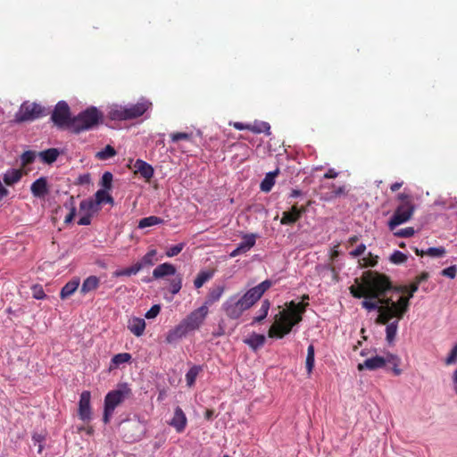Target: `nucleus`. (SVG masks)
<instances>
[{"label":"nucleus","mask_w":457,"mask_h":457,"mask_svg":"<svg viewBox=\"0 0 457 457\" xmlns=\"http://www.w3.org/2000/svg\"><path fill=\"white\" fill-rule=\"evenodd\" d=\"M271 286L272 282L266 279L247 290L244 295H231L223 303V312L231 320L239 319L244 312L250 309Z\"/></svg>","instance_id":"obj_1"},{"label":"nucleus","mask_w":457,"mask_h":457,"mask_svg":"<svg viewBox=\"0 0 457 457\" xmlns=\"http://www.w3.org/2000/svg\"><path fill=\"white\" fill-rule=\"evenodd\" d=\"M350 291L355 298H376L389 291L397 294L401 292L399 288H392L386 276L373 271L366 272L363 276V284L358 287H351Z\"/></svg>","instance_id":"obj_2"},{"label":"nucleus","mask_w":457,"mask_h":457,"mask_svg":"<svg viewBox=\"0 0 457 457\" xmlns=\"http://www.w3.org/2000/svg\"><path fill=\"white\" fill-rule=\"evenodd\" d=\"M304 312V304L291 302L287 309L276 314L275 323L269 329V337L282 338L287 335L293 327L302 320Z\"/></svg>","instance_id":"obj_3"},{"label":"nucleus","mask_w":457,"mask_h":457,"mask_svg":"<svg viewBox=\"0 0 457 457\" xmlns=\"http://www.w3.org/2000/svg\"><path fill=\"white\" fill-rule=\"evenodd\" d=\"M375 301L364 300L361 302V306L370 311H378L379 312L376 319L378 324H385L396 318L394 307L393 295H388V293H384L379 297L372 298Z\"/></svg>","instance_id":"obj_4"},{"label":"nucleus","mask_w":457,"mask_h":457,"mask_svg":"<svg viewBox=\"0 0 457 457\" xmlns=\"http://www.w3.org/2000/svg\"><path fill=\"white\" fill-rule=\"evenodd\" d=\"M151 106L152 103L146 99H141L135 104H114L110 107L108 115L114 120H132L142 116Z\"/></svg>","instance_id":"obj_5"},{"label":"nucleus","mask_w":457,"mask_h":457,"mask_svg":"<svg viewBox=\"0 0 457 457\" xmlns=\"http://www.w3.org/2000/svg\"><path fill=\"white\" fill-rule=\"evenodd\" d=\"M132 395L128 384H120L116 389L110 391L104 397V410L103 420L109 423L114 410Z\"/></svg>","instance_id":"obj_6"},{"label":"nucleus","mask_w":457,"mask_h":457,"mask_svg":"<svg viewBox=\"0 0 457 457\" xmlns=\"http://www.w3.org/2000/svg\"><path fill=\"white\" fill-rule=\"evenodd\" d=\"M102 112L92 106L79 113L71 121V129L75 133L95 128L102 120Z\"/></svg>","instance_id":"obj_7"},{"label":"nucleus","mask_w":457,"mask_h":457,"mask_svg":"<svg viewBox=\"0 0 457 457\" xmlns=\"http://www.w3.org/2000/svg\"><path fill=\"white\" fill-rule=\"evenodd\" d=\"M393 289H395L396 287H394L392 286ZM401 292L399 294L395 293L393 291H389L388 294H391L390 295H393L394 299V309L396 314V318L402 319L404 315V313L408 311L409 304H410V299L413 297L414 293L418 290L419 286L418 283H414L410 287V292L408 296L401 295V294L405 291V287H398Z\"/></svg>","instance_id":"obj_8"},{"label":"nucleus","mask_w":457,"mask_h":457,"mask_svg":"<svg viewBox=\"0 0 457 457\" xmlns=\"http://www.w3.org/2000/svg\"><path fill=\"white\" fill-rule=\"evenodd\" d=\"M414 209L411 201L401 203L388 221L390 230H394L397 226L408 221L411 218Z\"/></svg>","instance_id":"obj_9"},{"label":"nucleus","mask_w":457,"mask_h":457,"mask_svg":"<svg viewBox=\"0 0 457 457\" xmlns=\"http://www.w3.org/2000/svg\"><path fill=\"white\" fill-rule=\"evenodd\" d=\"M43 115H45V109L41 105L35 103H24L15 114V121L23 122L34 120Z\"/></svg>","instance_id":"obj_10"},{"label":"nucleus","mask_w":457,"mask_h":457,"mask_svg":"<svg viewBox=\"0 0 457 457\" xmlns=\"http://www.w3.org/2000/svg\"><path fill=\"white\" fill-rule=\"evenodd\" d=\"M71 120L68 104L65 101L58 102L52 113L54 123L58 127H67L71 129Z\"/></svg>","instance_id":"obj_11"},{"label":"nucleus","mask_w":457,"mask_h":457,"mask_svg":"<svg viewBox=\"0 0 457 457\" xmlns=\"http://www.w3.org/2000/svg\"><path fill=\"white\" fill-rule=\"evenodd\" d=\"M397 362V356L388 353L386 356H373L366 359L362 363L358 364V370H375L383 368L386 363L395 364Z\"/></svg>","instance_id":"obj_12"},{"label":"nucleus","mask_w":457,"mask_h":457,"mask_svg":"<svg viewBox=\"0 0 457 457\" xmlns=\"http://www.w3.org/2000/svg\"><path fill=\"white\" fill-rule=\"evenodd\" d=\"M207 314L208 307L206 304H204L198 309L193 311L182 322L189 331L195 330L201 326Z\"/></svg>","instance_id":"obj_13"},{"label":"nucleus","mask_w":457,"mask_h":457,"mask_svg":"<svg viewBox=\"0 0 457 457\" xmlns=\"http://www.w3.org/2000/svg\"><path fill=\"white\" fill-rule=\"evenodd\" d=\"M91 395L89 391H83L79 402V417L83 421H89L92 418L90 407Z\"/></svg>","instance_id":"obj_14"},{"label":"nucleus","mask_w":457,"mask_h":457,"mask_svg":"<svg viewBox=\"0 0 457 457\" xmlns=\"http://www.w3.org/2000/svg\"><path fill=\"white\" fill-rule=\"evenodd\" d=\"M187 423V417L180 407H176L174 411L173 418L170 420L169 424L173 427L178 433H181L185 430Z\"/></svg>","instance_id":"obj_15"},{"label":"nucleus","mask_w":457,"mask_h":457,"mask_svg":"<svg viewBox=\"0 0 457 457\" xmlns=\"http://www.w3.org/2000/svg\"><path fill=\"white\" fill-rule=\"evenodd\" d=\"M303 212H305L304 207L299 208L297 205H293L289 212H284L282 213L280 223L283 225L293 224L301 218Z\"/></svg>","instance_id":"obj_16"},{"label":"nucleus","mask_w":457,"mask_h":457,"mask_svg":"<svg viewBox=\"0 0 457 457\" xmlns=\"http://www.w3.org/2000/svg\"><path fill=\"white\" fill-rule=\"evenodd\" d=\"M32 195L37 198H43L48 194L47 180L45 177L36 179L30 187Z\"/></svg>","instance_id":"obj_17"},{"label":"nucleus","mask_w":457,"mask_h":457,"mask_svg":"<svg viewBox=\"0 0 457 457\" xmlns=\"http://www.w3.org/2000/svg\"><path fill=\"white\" fill-rule=\"evenodd\" d=\"M176 268L173 264L169 262H164L158 265L153 270V278L155 279L162 278L166 276H174L176 275Z\"/></svg>","instance_id":"obj_18"},{"label":"nucleus","mask_w":457,"mask_h":457,"mask_svg":"<svg viewBox=\"0 0 457 457\" xmlns=\"http://www.w3.org/2000/svg\"><path fill=\"white\" fill-rule=\"evenodd\" d=\"M134 169L137 173H139L145 179H150L154 176V170L152 165L141 159L135 162Z\"/></svg>","instance_id":"obj_19"},{"label":"nucleus","mask_w":457,"mask_h":457,"mask_svg":"<svg viewBox=\"0 0 457 457\" xmlns=\"http://www.w3.org/2000/svg\"><path fill=\"white\" fill-rule=\"evenodd\" d=\"M189 332L188 328L181 322L174 329L170 330L167 337L166 341L169 344L177 342L178 340L184 337Z\"/></svg>","instance_id":"obj_20"},{"label":"nucleus","mask_w":457,"mask_h":457,"mask_svg":"<svg viewBox=\"0 0 457 457\" xmlns=\"http://www.w3.org/2000/svg\"><path fill=\"white\" fill-rule=\"evenodd\" d=\"M128 328L136 337H140L145 331V321L144 319L134 317L129 320Z\"/></svg>","instance_id":"obj_21"},{"label":"nucleus","mask_w":457,"mask_h":457,"mask_svg":"<svg viewBox=\"0 0 457 457\" xmlns=\"http://www.w3.org/2000/svg\"><path fill=\"white\" fill-rule=\"evenodd\" d=\"M266 341L265 336L262 334L253 333L244 340V342L249 345L253 350H257L262 347Z\"/></svg>","instance_id":"obj_22"},{"label":"nucleus","mask_w":457,"mask_h":457,"mask_svg":"<svg viewBox=\"0 0 457 457\" xmlns=\"http://www.w3.org/2000/svg\"><path fill=\"white\" fill-rule=\"evenodd\" d=\"M157 254V251L155 249H152L148 251L141 259L137 262V265L140 266V270L145 267L153 266L157 259L155 258Z\"/></svg>","instance_id":"obj_23"},{"label":"nucleus","mask_w":457,"mask_h":457,"mask_svg":"<svg viewBox=\"0 0 457 457\" xmlns=\"http://www.w3.org/2000/svg\"><path fill=\"white\" fill-rule=\"evenodd\" d=\"M22 173L20 170L11 169L8 170L3 177L4 183L8 186H12L20 181Z\"/></svg>","instance_id":"obj_24"},{"label":"nucleus","mask_w":457,"mask_h":457,"mask_svg":"<svg viewBox=\"0 0 457 457\" xmlns=\"http://www.w3.org/2000/svg\"><path fill=\"white\" fill-rule=\"evenodd\" d=\"M79 208L83 212L92 215L94 212L98 211L99 204L96 202L95 199L88 198L81 201Z\"/></svg>","instance_id":"obj_25"},{"label":"nucleus","mask_w":457,"mask_h":457,"mask_svg":"<svg viewBox=\"0 0 457 457\" xmlns=\"http://www.w3.org/2000/svg\"><path fill=\"white\" fill-rule=\"evenodd\" d=\"M79 280L73 279L66 283L61 290L60 296L62 299H66L71 296L79 287Z\"/></svg>","instance_id":"obj_26"},{"label":"nucleus","mask_w":457,"mask_h":457,"mask_svg":"<svg viewBox=\"0 0 457 457\" xmlns=\"http://www.w3.org/2000/svg\"><path fill=\"white\" fill-rule=\"evenodd\" d=\"M396 319L397 320H395L394 321L389 320L387 323L384 324V325H386V339L388 343H392L395 338L397 329H398V323H399V320H400L398 318H396Z\"/></svg>","instance_id":"obj_27"},{"label":"nucleus","mask_w":457,"mask_h":457,"mask_svg":"<svg viewBox=\"0 0 457 457\" xmlns=\"http://www.w3.org/2000/svg\"><path fill=\"white\" fill-rule=\"evenodd\" d=\"M98 285L99 278L96 276H89L83 281L80 291L82 294L86 295L97 288Z\"/></svg>","instance_id":"obj_28"},{"label":"nucleus","mask_w":457,"mask_h":457,"mask_svg":"<svg viewBox=\"0 0 457 457\" xmlns=\"http://www.w3.org/2000/svg\"><path fill=\"white\" fill-rule=\"evenodd\" d=\"M38 155L44 162L50 164L56 161L59 151L56 148H50L40 152Z\"/></svg>","instance_id":"obj_29"},{"label":"nucleus","mask_w":457,"mask_h":457,"mask_svg":"<svg viewBox=\"0 0 457 457\" xmlns=\"http://www.w3.org/2000/svg\"><path fill=\"white\" fill-rule=\"evenodd\" d=\"M278 172V171L276 170L274 172H269L266 174L265 178L263 179L260 186L261 190L262 192L268 193L271 190L272 187L275 184V177L277 176Z\"/></svg>","instance_id":"obj_30"},{"label":"nucleus","mask_w":457,"mask_h":457,"mask_svg":"<svg viewBox=\"0 0 457 457\" xmlns=\"http://www.w3.org/2000/svg\"><path fill=\"white\" fill-rule=\"evenodd\" d=\"M270 307V301L267 299L263 300L262 302L261 308L258 311V314L253 318L251 324L253 325L255 323H259V322L262 321L267 317Z\"/></svg>","instance_id":"obj_31"},{"label":"nucleus","mask_w":457,"mask_h":457,"mask_svg":"<svg viewBox=\"0 0 457 457\" xmlns=\"http://www.w3.org/2000/svg\"><path fill=\"white\" fill-rule=\"evenodd\" d=\"M255 234H246L243 237V241L237 246H239V249L245 253L255 245Z\"/></svg>","instance_id":"obj_32"},{"label":"nucleus","mask_w":457,"mask_h":457,"mask_svg":"<svg viewBox=\"0 0 457 457\" xmlns=\"http://www.w3.org/2000/svg\"><path fill=\"white\" fill-rule=\"evenodd\" d=\"M417 255L423 256L424 254H427L430 257L438 258L442 257L445 253V249L442 246L440 247H429L426 251L424 250H419L416 249Z\"/></svg>","instance_id":"obj_33"},{"label":"nucleus","mask_w":457,"mask_h":457,"mask_svg":"<svg viewBox=\"0 0 457 457\" xmlns=\"http://www.w3.org/2000/svg\"><path fill=\"white\" fill-rule=\"evenodd\" d=\"M163 222V220L157 216H149L143 218L138 222V228H145L148 227L155 226L162 224Z\"/></svg>","instance_id":"obj_34"},{"label":"nucleus","mask_w":457,"mask_h":457,"mask_svg":"<svg viewBox=\"0 0 457 457\" xmlns=\"http://www.w3.org/2000/svg\"><path fill=\"white\" fill-rule=\"evenodd\" d=\"M223 292H224V289L222 287H217L216 288L212 289L208 294V296H207V299H206L204 304H206V306L208 307V305H211L213 303L219 301L220 298L221 297Z\"/></svg>","instance_id":"obj_35"},{"label":"nucleus","mask_w":457,"mask_h":457,"mask_svg":"<svg viewBox=\"0 0 457 457\" xmlns=\"http://www.w3.org/2000/svg\"><path fill=\"white\" fill-rule=\"evenodd\" d=\"M270 126L268 122L265 121H255L253 124H250L249 130L254 133H262L265 132L270 135Z\"/></svg>","instance_id":"obj_36"},{"label":"nucleus","mask_w":457,"mask_h":457,"mask_svg":"<svg viewBox=\"0 0 457 457\" xmlns=\"http://www.w3.org/2000/svg\"><path fill=\"white\" fill-rule=\"evenodd\" d=\"M139 271H140V266L137 265V263H135L134 265H132L129 268L117 270L116 271H114L113 276L114 277H121V276L129 277L132 275H136Z\"/></svg>","instance_id":"obj_37"},{"label":"nucleus","mask_w":457,"mask_h":457,"mask_svg":"<svg viewBox=\"0 0 457 457\" xmlns=\"http://www.w3.org/2000/svg\"><path fill=\"white\" fill-rule=\"evenodd\" d=\"M115 155H116V151L110 145H107L103 150H101L96 154V157L98 160H102V161L108 160Z\"/></svg>","instance_id":"obj_38"},{"label":"nucleus","mask_w":457,"mask_h":457,"mask_svg":"<svg viewBox=\"0 0 457 457\" xmlns=\"http://www.w3.org/2000/svg\"><path fill=\"white\" fill-rule=\"evenodd\" d=\"M202 370L200 366L195 365L193 366L186 374V381L188 386H192L198 376L199 372Z\"/></svg>","instance_id":"obj_39"},{"label":"nucleus","mask_w":457,"mask_h":457,"mask_svg":"<svg viewBox=\"0 0 457 457\" xmlns=\"http://www.w3.org/2000/svg\"><path fill=\"white\" fill-rule=\"evenodd\" d=\"M95 200L100 205L103 203H113V198L106 192V189H99L95 194Z\"/></svg>","instance_id":"obj_40"},{"label":"nucleus","mask_w":457,"mask_h":457,"mask_svg":"<svg viewBox=\"0 0 457 457\" xmlns=\"http://www.w3.org/2000/svg\"><path fill=\"white\" fill-rule=\"evenodd\" d=\"M212 277V273L209 271H201L194 280L195 288H200Z\"/></svg>","instance_id":"obj_41"},{"label":"nucleus","mask_w":457,"mask_h":457,"mask_svg":"<svg viewBox=\"0 0 457 457\" xmlns=\"http://www.w3.org/2000/svg\"><path fill=\"white\" fill-rule=\"evenodd\" d=\"M182 287V278L180 275H177L174 278L170 281V291L172 295L178 294Z\"/></svg>","instance_id":"obj_42"},{"label":"nucleus","mask_w":457,"mask_h":457,"mask_svg":"<svg viewBox=\"0 0 457 457\" xmlns=\"http://www.w3.org/2000/svg\"><path fill=\"white\" fill-rule=\"evenodd\" d=\"M130 360H131V355H130V353H121L115 354V355L112 358V362L115 366H120V364H123V363L129 362Z\"/></svg>","instance_id":"obj_43"},{"label":"nucleus","mask_w":457,"mask_h":457,"mask_svg":"<svg viewBox=\"0 0 457 457\" xmlns=\"http://www.w3.org/2000/svg\"><path fill=\"white\" fill-rule=\"evenodd\" d=\"M36 156H37L36 152H34V151H25L21 155V166L25 167V166L32 163L35 161Z\"/></svg>","instance_id":"obj_44"},{"label":"nucleus","mask_w":457,"mask_h":457,"mask_svg":"<svg viewBox=\"0 0 457 457\" xmlns=\"http://www.w3.org/2000/svg\"><path fill=\"white\" fill-rule=\"evenodd\" d=\"M389 260L395 264H402L407 260V256L403 253L396 250L390 255Z\"/></svg>","instance_id":"obj_45"},{"label":"nucleus","mask_w":457,"mask_h":457,"mask_svg":"<svg viewBox=\"0 0 457 457\" xmlns=\"http://www.w3.org/2000/svg\"><path fill=\"white\" fill-rule=\"evenodd\" d=\"M185 245V243H179L176 245L170 246L166 250L165 253L168 257H174L184 249Z\"/></svg>","instance_id":"obj_46"},{"label":"nucleus","mask_w":457,"mask_h":457,"mask_svg":"<svg viewBox=\"0 0 457 457\" xmlns=\"http://www.w3.org/2000/svg\"><path fill=\"white\" fill-rule=\"evenodd\" d=\"M331 187H333V191L329 194V195L326 196L325 200H331L333 198L338 197L344 194H345V186L341 187H336L334 184L331 185Z\"/></svg>","instance_id":"obj_47"},{"label":"nucleus","mask_w":457,"mask_h":457,"mask_svg":"<svg viewBox=\"0 0 457 457\" xmlns=\"http://www.w3.org/2000/svg\"><path fill=\"white\" fill-rule=\"evenodd\" d=\"M112 182V174L109 171H106L103 174L101 179V185L104 189H111Z\"/></svg>","instance_id":"obj_48"},{"label":"nucleus","mask_w":457,"mask_h":457,"mask_svg":"<svg viewBox=\"0 0 457 457\" xmlns=\"http://www.w3.org/2000/svg\"><path fill=\"white\" fill-rule=\"evenodd\" d=\"M31 290H32V296L35 299L41 300L46 297V294L44 292L42 286L34 285V286H32Z\"/></svg>","instance_id":"obj_49"},{"label":"nucleus","mask_w":457,"mask_h":457,"mask_svg":"<svg viewBox=\"0 0 457 457\" xmlns=\"http://www.w3.org/2000/svg\"><path fill=\"white\" fill-rule=\"evenodd\" d=\"M415 233V230L411 227H408L405 228H402L395 232V236L398 237H412Z\"/></svg>","instance_id":"obj_50"},{"label":"nucleus","mask_w":457,"mask_h":457,"mask_svg":"<svg viewBox=\"0 0 457 457\" xmlns=\"http://www.w3.org/2000/svg\"><path fill=\"white\" fill-rule=\"evenodd\" d=\"M170 137L172 142H178L179 140H189L191 138V134L186 132H177L170 134Z\"/></svg>","instance_id":"obj_51"},{"label":"nucleus","mask_w":457,"mask_h":457,"mask_svg":"<svg viewBox=\"0 0 457 457\" xmlns=\"http://www.w3.org/2000/svg\"><path fill=\"white\" fill-rule=\"evenodd\" d=\"M457 362V344L453 347L451 353L445 360L447 365L454 364Z\"/></svg>","instance_id":"obj_52"},{"label":"nucleus","mask_w":457,"mask_h":457,"mask_svg":"<svg viewBox=\"0 0 457 457\" xmlns=\"http://www.w3.org/2000/svg\"><path fill=\"white\" fill-rule=\"evenodd\" d=\"M457 268L455 265H452L446 269H444L441 274L445 277L454 278L456 277Z\"/></svg>","instance_id":"obj_53"},{"label":"nucleus","mask_w":457,"mask_h":457,"mask_svg":"<svg viewBox=\"0 0 457 457\" xmlns=\"http://www.w3.org/2000/svg\"><path fill=\"white\" fill-rule=\"evenodd\" d=\"M161 311V307L158 304H154L151 307V309L146 312L145 318L146 319H154L155 318Z\"/></svg>","instance_id":"obj_54"},{"label":"nucleus","mask_w":457,"mask_h":457,"mask_svg":"<svg viewBox=\"0 0 457 457\" xmlns=\"http://www.w3.org/2000/svg\"><path fill=\"white\" fill-rule=\"evenodd\" d=\"M365 250H366V245L364 244H361L354 250L350 252V255L354 258L359 257L364 253Z\"/></svg>","instance_id":"obj_55"},{"label":"nucleus","mask_w":457,"mask_h":457,"mask_svg":"<svg viewBox=\"0 0 457 457\" xmlns=\"http://www.w3.org/2000/svg\"><path fill=\"white\" fill-rule=\"evenodd\" d=\"M70 200H71V212H70V213L65 217V220H64V222H65V223H70V222L73 220V218H74V216H75V214H76V208H75V206H74L73 197H71V199H70Z\"/></svg>","instance_id":"obj_56"},{"label":"nucleus","mask_w":457,"mask_h":457,"mask_svg":"<svg viewBox=\"0 0 457 457\" xmlns=\"http://www.w3.org/2000/svg\"><path fill=\"white\" fill-rule=\"evenodd\" d=\"M305 364L308 373H311L314 367V357L307 356Z\"/></svg>","instance_id":"obj_57"},{"label":"nucleus","mask_w":457,"mask_h":457,"mask_svg":"<svg viewBox=\"0 0 457 457\" xmlns=\"http://www.w3.org/2000/svg\"><path fill=\"white\" fill-rule=\"evenodd\" d=\"M90 222H91V215H90V214H87V213H85V215H84V216H82V217L79 219V222H78V223H79V225H84V226H86V225H89V224H90Z\"/></svg>","instance_id":"obj_58"},{"label":"nucleus","mask_w":457,"mask_h":457,"mask_svg":"<svg viewBox=\"0 0 457 457\" xmlns=\"http://www.w3.org/2000/svg\"><path fill=\"white\" fill-rule=\"evenodd\" d=\"M338 176V172L335 170V169H328V170L324 174V179H336Z\"/></svg>","instance_id":"obj_59"},{"label":"nucleus","mask_w":457,"mask_h":457,"mask_svg":"<svg viewBox=\"0 0 457 457\" xmlns=\"http://www.w3.org/2000/svg\"><path fill=\"white\" fill-rule=\"evenodd\" d=\"M234 128L238 130L249 129L250 124H244L241 122H235L233 124Z\"/></svg>","instance_id":"obj_60"},{"label":"nucleus","mask_w":457,"mask_h":457,"mask_svg":"<svg viewBox=\"0 0 457 457\" xmlns=\"http://www.w3.org/2000/svg\"><path fill=\"white\" fill-rule=\"evenodd\" d=\"M398 199L403 203V202H407V201H411L410 199V195H407V194H404V193H401L398 195Z\"/></svg>","instance_id":"obj_61"},{"label":"nucleus","mask_w":457,"mask_h":457,"mask_svg":"<svg viewBox=\"0 0 457 457\" xmlns=\"http://www.w3.org/2000/svg\"><path fill=\"white\" fill-rule=\"evenodd\" d=\"M403 186V182H395L394 184L391 185L390 187V189L393 191V192H395L397 191L398 189H400V187Z\"/></svg>","instance_id":"obj_62"},{"label":"nucleus","mask_w":457,"mask_h":457,"mask_svg":"<svg viewBox=\"0 0 457 457\" xmlns=\"http://www.w3.org/2000/svg\"><path fill=\"white\" fill-rule=\"evenodd\" d=\"M242 253H244L242 252V250H240V249H239V246H237L236 249H234V250L229 253V256H230V257H236V256L240 255V254H242Z\"/></svg>","instance_id":"obj_63"},{"label":"nucleus","mask_w":457,"mask_h":457,"mask_svg":"<svg viewBox=\"0 0 457 457\" xmlns=\"http://www.w3.org/2000/svg\"><path fill=\"white\" fill-rule=\"evenodd\" d=\"M302 195V191L298 189H293L289 195V197H298Z\"/></svg>","instance_id":"obj_64"}]
</instances>
